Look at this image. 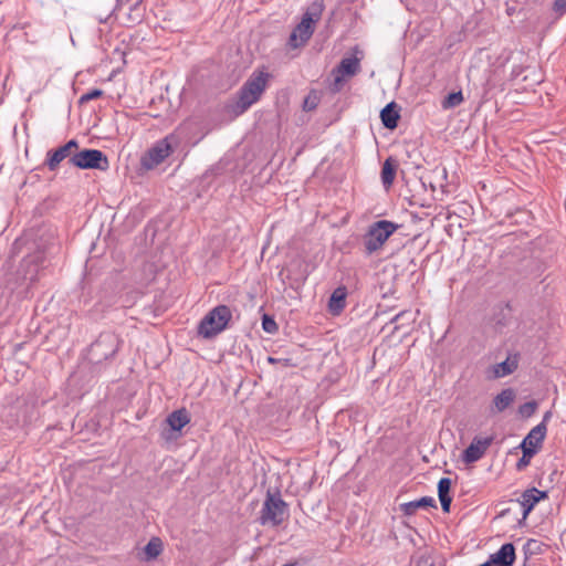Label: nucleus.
Instances as JSON below:
<instances>
[{
  "label": "nucleus",
  "mask_w": 566,
  "mask_h": 566,
  "mask_svg": "<svg viewBox=\"0 0 566 566\" xmlns=\"http://www.w3.org/2000/svg\"><path fill=\"white\" fill-rule=\"evenodd\" d=\"M270 74L254 71L238 92L234 111L242 114L256 103L268 87Z\"/></svg>",
  "instance_id": "f257e3e1"
},
{
  "label": "nucleus",
  "mask_w": 566,
  "mask_h": 566,
  "mask_svg": "<svg viewBox=\"0 0 566 566\" xmlns=\"http://www.w3.org/2000/svg\"><path fill=\"white\" fill-rule=\"evenodd\" d=\"M324 3L322 0L312 2L303 14L301 22L292 31L289 43L292 48H297L306 43L315 30V23L322 18Z\"/></svg>",
  "instance_id": "f03ea898"
},
{
  "label": "nucleus",
  "mask_w": 566,
  "mask_h": 566,
  "mask_svg": "<svg viewBox=\"0 0 566 566\" xmlns=\"http://www.w3.org/2000/svg\"><path fill=\"white\" fill-rule=\"evenodd\" d=\"M231 318V310L227 305H218L200 321L198 335L211 339L227 328Z\"/></svg>",
  "instance_id": "7ed1b4c3"
},
{
  "label": "nucleus",
  "mask_w": 566,
  "mask_h": 566,
  "mask_svg": "<svg viewBox=\"0 0 566 566\" xmlns=\"http://www.w3.org/2000/svg\"><path fill=\"white\" fill-rule=\"evenodd\" d=\"M180 143V137L176 134H169L165 138L158 140L142 157L140 163L143 168L150 170L157 167L179 148Z\"/></svg>",
  "instance_id": "20e7f679"
},
{
  "label": "nucleus",
  "mask_w": 566,
  "mask_h": 566,
  "mask_svg": "<svg viewBox=\"0 0 566 566\" xmlns=\"http://www.w3.org/2000/svg\"><path fill=\"white\" fill-rule=\"evenodd\" d=\"M287 516V504L283 501L280 492L268 491L263 506L260 511L259 523L261 525L279 526Z\"/></svg>",
  "instance_id": "39448f33"
},
{
  "label": "nucleus",
  "mask_w": 566,
  "mask_h": 566,
  "mask_svg": "<svg viewBox=\"0 0 566 566\" xmlns=\"http://www.w3.org/2000/svg\"><path fill=\"white\" fill-rule=\"evenodd\" d=\"M398 229V224L388 221L379 220L374 222L364 237V247L366 254L371 255L380 250L388 238Z\"/></svg>",
  "instance_id": "423d86ee"
},
{
  "label": "nucleus",
  "mask_w": 566,
  "mask_h": 566,
  "mask_svg": "<svg viewBox=\"0 0 566 566\" xmlns=\"http://www.w3.org/2000/svg\"><path fill=\"white\" fill-rule=\"evenodd\" d=\"M117 350V337L112 333H103L91 345L88 355L92 363L99 364L103 360L114 357Z\"/></svg>",
  "instance_id": "0eeeda50"
},
{
  "label": "nucleus",
  "mask_w": 566,
  "mask_h": 566,
  "mask_svg": "<svg viewBox=\"0 0 566 566\" xmlns=\"http://www.w3.org/2000/svg\"><path fill=\"white\" fill-rule=\"evenodd\" d=\"M72 166L80 169H97L105 171L109 168L107 156L98 149H83L72 157Z\"/></svg>",
  "instance_id": "6e6552de"
},
{
  "label": "nucleus",
  "mask_w": 566,
  "mask_h": 566,
  "mask_svg": "<svg viewBox=\"0 0 566 566\" xmlns=\"http://www.w3.org/2000/svg\"><path fill=\"white\" fill-rule=\"evenodd\" d=\"M78 148V143L75 139H71L63 146L54 150H49L45 160L49 170L55 171L59 165L65 159H67V163L72 166V157L75 156Z\"/></svg>",
  "instance_id": "1a4fd4ad"
},
{
  "label": "nucleus",
  "mask_w": 566,
  "mask_h": 566,
  "mask_svg": "<svg viewBox=\"0 0 566 566\" xmlns=\"http://www.w3.org/2000/svg\"><path fill=\"white\" fill-rule=\"evenodd\" d=\"M360 71L359 59L344 57L337 67L333 70L334 74V83H333V92H339L344 85V76H354Z\"/></svg>",
  "instance_id": "9d476101"
},
{
  "label": "nucleus",
  "mask_w": 566,
  "mask_h": 566,
  "mask_svg": "<svg viewBox=\"0 0 566 566\" xmlns=\"http://www.w3.org/2000/svg\"><path fill=\"white\" fill-rule=\"evenodd\" d=\"M492 442L493 437L473 438L470 446L462 453L463 462L470 464L479 461L484 455V453L486 452L488 448L492 444Z\"/></svg>",
  "instance_id": "9b49d317"
},
{
  "label": "nucleus",
  "mask_w": 566,
  "mask_h": 566,
  "mask_svg": "<svg viewBox=\"0 0 566 566\" xmlns=\"http://www.w3.org/2000/svg\"><path fill=\"white\" fill-rule=\"evenodd\" d=\"M548 497L546 491H539L536 488L525 490L517 500L523 509V520H526L534 506L541 501Z\"/></svg>",
  "instance_id": "f8f14e48"
},
{
  "label": "nucleus",
  "mask_w": 566,
  "mask_h": 566,
  "mask_svg": "<svg viewBox=\"0 0 566 566\" xmlns=\"http://www.w3.org/2000/svg\"><path fill=\"white\" fill-rule=\"evenodd\" d=\"M490 558L497 566H512L516 558L515 547L512 543H505L496 553L491 554Z\"/></svg>",
  "instance_id": "ddd939ff"
},
{
  "label": "nucleus",
  "mask_w": 566,
  "mask_h": 566,
  "mask_svg": "<svg viewBox=\"0 0 566 566\" xmlns=\"http://www.w3.org/2000/svg\"><path fill=\"white\" fill-rule=\"evenodd\" d=\"M551 417V412H546L541 423L535 426L528 434L524 438V444L538 449L543 440L545 439L547 427L545 421Z\"/></svg>",
  "instance_id": "4468645a"
},
{
  "label": "nucleus",
  "mask_w": 566,
  "mask_h": 566,
  "mask_svg": "<svg viewBox=\"0 0 566 566\" xmlns=\"http://www.w3.org/2000/svg\"><path fill=\"white\" fill-rule=\"evenodd\" d=\"M400 511L407 515L411 516L413 515L418 509H426V507H437L436 500L431 496H423L419 500L410 501L407 503L400 504Z\"/></svg>",
  "instance_id": "2eb2a0df"
},
{
  "label": "nucleus",
  "mask_w": 566,
  "mask_h": 566,
  "mask_svg": "<svg viewBox=\"0 0 566 566\" xmlns=\"http://www.w3.org/2000/svg\"><path fill=\"white\" fill-rule=\"evenodd\" d=\"M382 125L388 129H395L398 126L400 115L397 111V104L391 102L387 104L380 112Z\"/></svg>",
  "instance_id": "dca6fc26"
},
{
  "label": "nucleus",
  "mask_w": 566,
  "mask_h": 566,
  "mask_svg": "<svg viewBox=\"0 0 566 566\" xmlns=\"http://www.w3.org/2000/svg\"><path fill=\"white\" fill-rule=\"evenodd\" d=\"M347 290L339 286L334 290L328 302V308L334 315L339 314L346 306Z\"/></svg>",
  "instance_id": "f3484780"
},
{
  "label": "nucleus",
  "mask_w": 566,
  "mask_h": 566,
  "mask_svg": "<svg viewBox=\"0 0 566 566\" xmlns=\"http://www.w3.org/2000/svg\"><path fill=\"white\" fill-rule=\"evenodd\" d=\"M515 399V391L512 388L503 389L493 399L492 412H503Z\"/></svg>",
  "instance_id": "a211bd4d"
},
{
  "label": "nucleus",
  "mask_w": 566,
  "mask_h": 566,
  "mask_svg": "<svg viewBox=\"0 0 566 566\" xmlns=\"http://www.w3.org/2000/svg\"><path fill=\"white\" fill-rule=\"evenodd\" d=\"M166 421L172 430L180 431L186 424L189 423L190 417L188 411L185 408H181L172 411L167 417Z\"/></svg>",
  "instance_id": "6ab92c4d"
},
{
  "label": "nucleus",
  "mask_w": 566,
  "mask_h": 566,
  "mask_svg": "<svg viewBox=\"0 0 566 566\" xmlns=\"http://www.w3.org/2000/svg\"><path fill=\"white\" fill-rule=\"evenodd\" d=\"M517 368V358L507 357L504 361L496 364L493 367V374L495 378H502L512 374Z\"/></svg>",
  "instance_id": "aec40b11"
},
{
  "label": "nucleus",
  "mask_w": 566,
  "mask_h": 566,
  "mask_svg": "<svg viewBox=\"0 0 566 566\" xmlns=\"http://www.w3.org/2000/svg\"><path fill=\"white\" fill-rule=\"evenodd\" d=\"M395 176H396V163L391 157H389L384 161L382 168H381L382 185L386 188H389L395 180Z\"/></svg>",
  "instance_id": "412c9836"
},
{
  "label": "nucleus",
  "mask_w": 566,
  "mask_h": 566,
  "mask_svg": "<svg viewBox=\"0 0 566 566\" xmlns=\"http://www.w3.org/2000/svg\"><path fill=\"white\" fill-rule=\"evenodd\" d=\"M163 552V542L158 537H153L144 547L145 558L147 560L155 559Z\"/></svg>",
  "instance_id": "4be33fe9"
},
{
  "label": "nucleus",
  "mask_w": 566,
  "mask_h": 566,
  "mask_svg": "<svg viewBox=\"0 0 566 566\" xmlns=\"http://www.w3.org/2000/svg\"><path fill=\"white\" fill-rule=\"evenodd\" d=\"M463 102V95L461 92L450 93L442 102L443 108H452L460 105Z\"/></svg>",
  "instance_id": "5701e85b"
},
{
  "label": "nucleus",
  "mask_w": 566,
  "mask_h": 566,
  "mask_svg": "<svg viewBox=\"0 0 566 566\" xmlns=\"http://www.w3.org/2000/svg\"><path fill=\"white\" fill-rule=\"evenodd\" d=\"M451 484L452 482L449 478L440 479V481L438 482V496L442 497L444 495H450Z\"/></svg>",
  "instance_id": "b1692460"
},
{
  "label": "nucleus",
  "mask_w": 566,
  "mask_h": 566,
  "mask_svg": "<svg viewBox=\"0 0 566 566\" xmlns=\"http://www.w3.org/2000/svg\"><path fill=\"white\" fill-rule=\"evenodd\" d=\"M262 327L266 333L270 334L275 333L279 328L276 322L268 315H264L262 318Z\"/></svg>",
  "instance_id": "393cba45"
},
{
  "label": "nucleus",
  "mask_w": 566,
  "mask_h": 566,
  "mask_svg": "<svg viewBox=\"0 0 566 566\" xmlns=\"http://www.w3.org/2000/svg\"><path fill=\"white\" fill-rule=\"evenodd\" d=\"M537 408V403L535 401H528L520 406L518 412L523 417H531Z\"/></svg>",
  "instance_id": "a878e982"
},
{
  "label": "nucleus",
  "mask_w": 566,
  "mask_h": 566,
  "mask_svg": "<svg viewBox=\"0 0 566 566\" xmlns=\"http://www.w3.org/2000/svg\"><path fill=\"white\" fill-rule=\"evenodd\" d=\"M103 95V91L98 88H94L83 94L80 98V103H86L93 99H96Z\"/></svg>",
  "instance_id": "bb28decb"
},
{
  "label": "nucleus",
  "mask_w": 566,
  "mask_h": 566,
  "mask_svg": "<svg viewBox=\"0 0 566 566\" xmlns=\"http://www.w3.org/2000/svg\"><path fill=\"white\" fill-rule=\"evenodd\" d=\"M521 449L523 451L524 458H532L537 452L536 448L527 446V444H524L523 441L521 443Z\"/></svg>",
  "instance_id": "cd10ccee"
},
{
  "label": "nucleus",
  "mask_w": 566,
  "mask_h": 566,
  "mask_svg": "<svg viewBox=\"0 0 566 566\" xmlns=\"http://www.w3.org/2000/svg\"><path fill=\"white\" fill-rule=\"evenodd\" d=\"M268 361L270 364H281L284 367H290L293 365L290 358H274L270 356L268 357Z\"/></svg>",
  "instance_id": "c85d7f7f"
},
{
  "label": "nucleus",
  "mask_w": 566,
  "mask_h": 566,
  "mask_svg": "<svg viewBox=\"0 0 566 566\" xmlns=\"http://www.w3.org/2000/svg\"><path fill=\"white\" fill-rule=\"evenodd\" d=\"M440 500V503H441V507H442V511L444 513H448L450 512V505H451V502H452V497L450 495H444L442 497H439Z\"/></svg>",
  "instance_id": "c756f323"
},
{
  "label": "nucleus",
  "mask_w": 566,
  "mask_h": 566,
  "mask_svg": "<svg viewBox=\"0 0 566 566\" xmlns=\"http://www.w3.org/2000/svg\"><path fill=\"white\" fill-rule=\"evenodd\" d=\"M554 10L559 13L566 12V0H555Z\"/></svg>",
  "instance_id": "7c9ffc66"
},
{
  "label": "nucleus",
  "mask_w": 566,
  "mask_h": 566,
  "mask_svg": "<svg viewBox=\"0 0 566 566\" xmlns=\"http://www.w3.org/2000/svg\"><path fill=\"white\" fill-rule=\"evenodd\" d=\"M530 461L531 458H524V455H522V458H520L518 461L516 462V469L518 471H522L530 464Z\"/></svg>",
  "instance_id": "2f4dec72"
},
{
  "label": "nucleus",
  "mask_w": 566,
  "mask_h": 566,
  "mask_svg": "<svg viewBox=\"0 0 566 566\" xmlns=\"http://www.w3.org/2000/svg\"><path fill=\"white\" fill-rule=\"evenodd\" d=\"M535 543H536V541H534V539H530V541L527 542L526 546H531L532 544H535Z\"/></svg>",
  "instance_id": "473e14b6"
},
{
  "label": "nucleus",
  "mask_w": 566,
  "mask_h": 566,
  "mask_svg": "<svg viewBox=\"0 0 566 566\" xmlns=\"http://www.w3.org/2000/svg\"><path fill=\"white\" fill-rule=\"evenodd\" d=\"M295 565H296V563L294 562V563L284 564L282 566H295Z\"/></svg>",
  "instance_id": "72a5a7b5"
},
{
  "label": "nucleus",
  "mask_w": 566,
  "mask_h": 566,
  "mask_svg": "<svg viewBox=\"0 0 566 566\" xmlns=\"http://www.w3.org/2000/svg\"><path fill=\"white\" fill-rule=\"evenodd\" d=\"M402 315H403V313H400V314L396 315V316H395V318H394V321H397V319H398L400 316H402Z\"/></svg>",
  "instance_id": "f704fd0d"
}]
</instances>
